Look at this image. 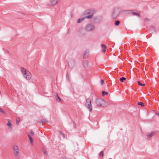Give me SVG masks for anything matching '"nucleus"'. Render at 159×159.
<instances>
[{
  "label": "nucleus",
  "mask_w": 159,
  "mask_h": 159,
  "mask_svg": "<svg viewBox=\"0 0 159 159\" xmlns=\"http://www.w3.org/2000/svg\"><path fill=\"white\" fill-rule=\"evenodd\" d=\"M83 65L84 66V67L85 68H87L89 66V62L87 60H85L84 61H83Z\"/></svg>",
  "instance_id": "nucleus-9"
},
{
  "label": "nucleus",
  "mask_w": 159,
  "mask_h": 159,
  "mask_svg": "<svg viewBox=\"0 0 159 159\" xmlns=\"http://www.w3.org/2000/svg\"><path fill=\"white\" fill-rule=\"evenodd\" d=\"M60 135L63 137V138H64L65 137V135L64 133L61 131H60Z\"/></svg>",
  "instance_id": "nucleus-26"
},
{
  "label": "nucleus",
  "mask_w": 159,
  "mask_h": 159,
  "mask_svg": "<svg viewBox=\"0 0 159 159\" xmlns=\"http://www.w3.org/2000/svg\"><path fill=\"white\" fill-rule=\"evenodd\" d=\"M154 135V133H151L150 134H147V136L148 137V138H151L152 136Z\"/></svg>",
  "instance_id": "nucleus-19"
},
{
  "label": "nucleus",
  "mask_w": 159,
  "mask_h": 159,
  "mask_svg": "<svg viewBox=\"0 0 159 159\" xmlns=\"http://www.w3.org/2000/svg\"><path fill=\"white\" fill-rule=\"evenodd\" d=\"M42 151L44 154L47 155V153L46 150L43 148H42Z\"/></svg>",
  "instance_id": "nucleus-18"
},
{
  "label": "nucleus",
  "mask_w": 159,
  "mask_h": 159,
  "mask_svg": "<svg viewBox=\"0 0 159 159\" xmlns=\"http://www.w3.org/2000/svg\"><path fill=\"white\" fill-rule=\"evenodd\" d=\"M120 12L119 9L118 7H115L113 10L112 16L114 18H116Z\"/></svg>",
  "instance_id": "nucleus-4"
},
{
  "label": "nucleus",
  "mask_w": 159,
  "mask_h": 159,
  "mask_svg": "<svg viewBox=\"0 0 159 159\" xmlns=\"http://www.w3.org/2000/svg\"><path fill=\"white\" fill-rule=\"evenodd\" d=\"M91 103V100L90 98H88L86 99V105H87V104H89Z\"/></svg>",
  "instance_id": "nucleus-15"
},
{
  "label": "nucleus",
  "mask_w": 159,
  "mask_h": 159,
  "mask_svg": "<svg viewBox=\"0 0 159 159\" xmlns=\"http://www.w3.org/2000/svg\"><path fill=\"white\" fill-rule=\"evenodd\" d=\"M86 106L90 110V111H92L93 108L91 105V103L87 104V105H86Z\"/></svg>",
  "instance_id": "nucleus-12"
},
{
  "label": "nucleus",
  "mask_w": 159,
  "mask_h": 159,
  "mask_svg": "<svg viewBox=\"0 0 159 159\" xmlns=\"http://www.w3.org/2000/svg\"><path fill=\"white\" fill-rule=\"evenodd\" d=\"M102 95L103 96H104L105 95H107L108 94V93L107 92H106L104 91H103L102 92Z\"/></svg>",
  "instance_id": "nucleus-22"
},
{
  "label": "nucleus",
  "mask_w": 159,
  "mask_h": 159,
  "mask_svg": "<svg viewBox=\"0 0 159 159\" xmlns=\"http://www.w3.org/2000/svg\"><path fill=\"white\" fill-rule=\"evenodd\" d=\"M60 0H52L49 3L51 5L54 6L57 4L60 1Z\"/></svg>",
  "instance_id": "nucleus-7"
},
{
  "label": "nucleus",
  "mask_w": 159,
  "mask_h": 159,
  "mask_svg": "<svg viewBox=\"0 0 159 159\" xmlns=\"http://www.w3.org/2000/svg\"><path fill=\"white\" fill-rule=\"evenodd\" d=\"M102 47L103 48L102 50V52H106V50L107 48V47L106 46V45L104 44H102Z\"/></svg>",
  "instance_id": "nucleus-13"
},
{
  "label": "nucleus",
  "mask_w": 159,
  "mask_h": 159,
  "mask_svg": "<svg viewBox=\"0 0 159 159\" xmlns=\"http://www.w3.org/2000/svg\"><path fill=\"white\" fill-rule=\"evenodd\" d=\"M131 12V14L134 15H136L138 16V17H140L139 14L137 12V11H136V12L134 11V10H131L130 11Z\"/></svg>",
  "instance_id": "nucleus-10"
},
{
  "label": "nucleus",
  "mask_w": 159,
  "mask_h": 159,
  "mask_svg": "<svg viewBox=\"0 0 159 159\" xmlns=\"http://www.w3.org/2000/svg\"><path fill=\"white\" fill-rule=\"evenodd\" d=\"M20 70L24 77L27 80H30L31 77V73L25 68L21 67Z\"/></svg>",
  "instance_id": "nucleus-1"
},
{
  "label": "nucleus",
  "mask_w": 159,
  "mask_h": 159,
  "mask_svg": "<svg viewBox=\"0 0 159 159\" xmlns=\"http://www.w3.org/2000/svg\"><path fill=\"white\" fill-rule=\"evenodd\" d=\"M0 111L2 113L5 114V112L0 107Z\"/></svg>",
  "instance_id": "nucleus-28"
},
{
  "label": "nucleus",
  "mask_w": 159,
  "mask_h": 159,
  "mask_svg": "<svg viewBox=\"0 0 159 159\" xmlns=\"http://www.w3.org/2000/svg\"><path fill=\"white\" fill-rule=\"evenodd\" d=\"M104 103V101L100 98H98L96 100V103L98 107H102Z\"/></svg>",
  "instance_id": "nucleus-5"
},
{
  "label": "nucleus",
  "mask_w": 159,
  "mask_h": 159,
  "mask_svg": "<svg viewBox=\"0 0 159 159\" xmlns=\"http://www.w3.org/2000/svg\"><path fill=\"white\" fill-rule=\"evenodd\" d=\"M138 83L139 85L141 86H144L145 85V84H141L140 83V82L139 81H138Z\"/></svg>",
  "instance_id": "nucleus-25"
},
{
  "label": "nucleus",
  "mask_w": 159,
  "mask_h": 159,
  "mask_svg": "<svg viewBox=\"0 0 159 159\" xmlns=\"http://www.w3.org/2000/svg\"><path fill=\"white\" fill-rule=\"evenodd\" d=\"M120 23V21L119 20H116V21L114 23V25H115L118 26L119 25Z\"/></svg>",
  "instance_id": "nucleus-21"
},
{
  "label": "nucleus",
  "mask_w": 159,
  "mask_h": 159,
  "mask_svg": "<svg viewBox=\"0 0 159 159\" xmlns=\"http://www.w3.org/2000/svg\"><path fill=\"white\" fill-rule=\"evenodd\" d=\"M73 124H74L73 126H74V128H75L76 126V124L74 122H73Z\"/></svg>",
  "instance_id": "nucleus-34"
},
{
  "label": "nucleus",
  "mask_w": 159,
  "mask_h": 159,
  "mask_svg": "<svg viewBox=\"0 0 159 159\" xmlns=\"http://www.w3.org/2000/svg\"><path fill=\"white\" fill-rule=\"evenodd\" d=\"M85 18L84 17V18H79L77 21V23H80L83 20H84Z\"/></svg>",
  "instance_id": "nucleus-14"
},
{
  "label": "nucleus",
  "mask_w": 159,
  "mask_h": 159,
  "mask_svg": "<svg viewBox=\"0 0 159 159\" xmlns=\"http://www.w3.org/2000/svg\"><path fill=\"white\" fill-rule=\"evenodd\" d=\"M75 62L72 60H70L68 62V64L69 67L71 68H73L75 66Z\"/></svg>",
  "instance_id": "nucleus-8"
},
{
  "label": "nucleus",
  "mask_w": 159,
  "mask_h": 159,
  "mask_svg": "<svg viewBox=\"0 0 159 159\" xmlns=\"http://www.w3.org/2000/svg\"><path fill=\"white\" fill-rule=\"evenodd\" d=\"M100 156H101L102 157L103 156V151H102L100 153Z\"/></svg>",
  "instance_id": "nucleus-29"
},
{
  "label": "nucleus",
  "mask_w": 159,
  "mask_h": 159,
  "mask_svg": "<svg viewBox=\"0 0 159 159\" xmlns=\"http://www.w3.org/2000/svg\"><path fill=\"white\" fill-rule=\"evenodd\" d=\"M43 122H45L47 123H48V121L46 120L45 119L43 120Z\"/></svg>",
  "instance_id": "nucleus-30"
},
{
  "label": "nucleus",
  "mask_w": 159,
  "mask_h": 159,
  "mask_svg": "<svg viewBox=\"0 0 159 159\" xmlns=\"http://www.w3.org/2000/svg\"><path fill=\"white\" fill-rule=\"evenodd\" d=\"M12 148L14 151V154L15 156L19 158L20 156V153L18 147L16 145L13 146Z\"/></svg>",
  "instance_id": "nucleus-2"
},
{
  "label": "nucleus",
  "mask_w": 159,
  "mask_h": 159,
  "mask_svg": "<svg viewBox=\"0 0 159 159\" xmlns=\"http://www.w3.org/2000/svg\"><path fill=\"white\" fill-rule=\"evenodd\" d=\"M138 105H141V107L144 106V104L143 103L141 102H138L137 103Z\"/></svg>",
  "instance_id": "nucleus-23"
},
{
  "label": "nucleus",
  "mask_w": 159,
  "mask_h": 159,
  "mask_svg": "<svg viewBox=\"0 0 159 159\" xmlns=\"http://www.w3.org/2000/svg\"><path fill=\"white\" fill-rule=\"evenodd\" d=\"M29 131H30V134L31 135V136H33L34 135V132H33V131H32V130H30Z\"/></svg>",
  "instance_id": "nucleus-27"
},
{
  "label": "nucleus",
  "mask_w": 159,
  "mask_h": 159,
  "mask_svg": "<svg viewBox=\"0 0 159 159\" xmlns=\"http://www.w3.org/2000/svg\"><path fill=\"white\" fill-rule=\"evenodd\" d=\"M125 80L126 78L124 77H121L120 79V81L122 82H123Z\"/></svg>",
  "instance_id": "nucleus-20"
},
{
  "label": "nucleus",
  "mask_w": 159,
  "mask_h": 159,
  "mask_svg": "<svg viewBox=\"0 0 159 159\" xmlns=\"http://www.w3.org/2000/svg\"><path fill=\"white\" fill-rule=\"evenodd\" d=\"M7 125L9 127L11 128H12V125L11 124V120H9L8 121V123L7 124Z\"/></svg>",
  "instance_id": "nucleus-16"
},
{
  "label": "nucleus",
  "mask_w": 159,
  "mask_h": 159,
  "mask_svg": "<svg viewBox=\"0 0 159 159\" xmlns=\"http://www.w3.org/2000/svg\"><path fill=\"white\" fill-rule=\"evenodd\" d=\"M84 14L86 15L84 17L85 19H90L92 18L93 16V13L89 10L86 11L84 13Z\"/></svg>",
  "instance_id": "nucleus-3"
},
{
  "label": "nucleus",
  "mask_w": 159,
  "mask_h": 159,
  "mask_svg": "<svg viewBox=\"0 0 159 159\" xmlns=\"http://www.w3.org/2000/svg\"><path fill=\"white\" fill-rule=\"evenodd\" d=\"M39 123L41 124L42 125H43V120L39 121Z\"/></svg>",
  "instance_id": "nucleus-31"
},
{
  "label": "nucleus",
  "mask_w": 159,
  "mask_h": 159,
  "mask_svg": "<svg viewBox=\"0 0 159 159\" xmlns=\"http://www.w3.org/2000/svg\"><path fill=\"white\" fill-rule=\"evenodd\" d=\"M157 132V130H155L154 131H153L152 132V133H154V135Z\"/></svg>",
  "instance_id": "nucleus-32"
},
{
  "label": "nucleus",
  "mask_w": 159,
  "mask_h": 159,
  "mask_svg": "<svg viewBox=\"0 0 159 159\" xmlns=\"http://www.w3.org/2000/svg\"><path fill=\"white\" fill-rule=\"evenodd\" d=\"M57 98H58V99H59V101H60V99L59 98L58 96V94H57Z\"/></svg>",
  "instance_id": "nucleus-36"
},
{
  "label": "nucleus",
  "mask_w": 159,
  "mask_h": 159,
  "mask_svg": "<svg viewBox=\"0 0 159 159\" xmlns=\"http://www.w3.org/2000/svg\"><path fill=\"white\" fill-rule=\"evenodd\" d=\"M87 30L88 31H90L93 30L94 29V25L93 24H88L86 26Z\"/></svg>",
  "instance_id": "nucleus-6"
},
{
  "label": "nucleus",
  "mask_w": 159,
  "mask_h": 159,
  "mask_svg": "<svg viewBox=\"0 0 159 159\" xmlns=\"http://www.w3.org/2000/svg\"><path fill=\"white\" fill-rule=\"evenodd\" d=\"M144 20L147 21H149V19L148 18H145L144 19Z\"/></svg>",
  "instance_id": "nucleus-35"
},
{
  "label": "nucleus",
  "mask_w": 159,
  "mask_h": 159,
  "mask_svg": "<svg viewBox=\"0 0 159 159\" xmlns=\"http://www.w3.org/2000/svg\"><path fill=\"white\" fill-rule=\"evenodd\" d=\"M20 120V119L19 118H17L16 119V124L17 125H18L19 121Z\"/></svg>",
  "instance_id": "nucleus-24"
},
{
  "label": "nucleus",
  "mask_w": 159,
  "mask_h": 159,
  "mask_svg": "<svg viewBox=\"0 0 159 159\" xmlns=\"http://www.w3.org/2000/svg\"><path fill=\"white\" fill-rule=\"evenodd\" d=\"M27 135L29 138L30 143H32L33 142V139L31 137V136L29 134H27Z\"/></svg>",
  "instance_id": "nucleus-17"
},
{
  "label": "nucleus",
  "mask_w": 159,
  "mask_h": 159,
  "mask_svg": "<svg viewBox=\"0 0 159 159\" xmlns=\"http://www.w3.org/2000/svg\"><path fill=\"white\" fill-rule=\"evenodd\" d=\"M156 114L157 115H159V113H158L156 112Z\"/></svg>",
  "instance_id": "nucleus-37"
},
{
  "label": "nucleus",
  "mask_w": 159,
  "mask_h": 159,
  "mask_svg": "<svg viewBox=\"0 0 159 159\" xmlns=\"http://www.w3.org/2000/svg\"><path fill=\"white\" fill-rule=\"evenodd\" d=\"M89 53V50H86L84 52V55L83 56L84 58H86L88 57V54Z\"/></svg>",
  "instance_id": "nucleus-11"
},
{
  "label": "nucleus",
  "mask_w": 159,
  "mask_h": 159,
  "mask_svg": "<svg viewBox=\"0 0 159 159\" xmlns=\"http://www.w3.org/2000/svg\"><path fill=\"white\" fill-rule=\"evenodd\" d=\"M104 80H101V84L102 85L104 83Z\"/></svg>",
  "instance_id": "nucleus-33"
}]
</instances>
